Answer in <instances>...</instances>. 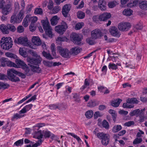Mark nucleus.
I'll use <instances>...</instances> for the list:
<instances>
[{"instance_id":"f3484780","label":"nucleus","mask_w":147,"mask_h":147,"mask_svg":"<svg viewBox=\"0 0 147 147\" xmlns=\"http://www.w3.org/2000/svg\"><path fill=\"white\" fill-rule=\"evenodd\" d=\"M98 6L102 11L107 9L106 3L104 0H99L98 2Z\"/></svg>"},{"instance_id":"a18cd8bd","label":"nucleus","mask_w":147,"mask_h":147,"mask_svg":"<svg viewBox=\"0 0 147 147\" xmlns=\"http://www.w3.org/2000/svg\"><path fill=\"white\" fill-rule=\"evenodd\" d=\"M43 13L42 9L41 8H36L34 11V13L35 14L41 15Z\"/></svg>"},{"instance_id":"20e7f679","label":"nucleus","mask_w":147,"mask_h":147,"mask_svg":"<svg viewBox=\"0 0 147 147\" xmlns=\"http://www.w3.org/2000/svg\"><path fill=\"white\" fill-rule=\"evenodd\" d=\"M16 70L12 68L7 70V78L9 80L13 82H17L20 81L19 78L16 76Z\"/></svg>"},{"instance_id":"774afa93","label":"nucleus","mask_w":147,"mask_h":147,"mask_svg":"<svg viewBox=\"0 0 147 147\" xmlns=\"http://www.w3.org/2000/svg\"><path fill=\"white\" fill-rule=\"evenodd\" d=\"M102 115L99 111H96L95 112L94 115V118L95 119H96L98 117L102 116Z\"/></svg>"},{"instance_id":"864d4df0","label":"nucleus","mask_w":147,"mask_h":147,"mask_svg":"<svg viewBox=\"0 0 147 147\" xmlns=\"http://www.w3.org/2000/svg\"><path fill=\"white\" fill-rule=\"evenodd\" d=\"M60 9L61 8L58 6L55 7L52 9V11L53 12V14H55L57 13Z\"/></svg>"},{"instance_id":"c9c22d12","label":"nucleus","mask_w":147,"mask_h":147,"mask_svg":"<svg viewBox=\"0 0 147 147\" xmlns=\"http://www.w3.org/2000/svg\"><path fill=\"white\" fill-rule=\"evenodd\" d=\"M24 116V115H20L19 114L16 113V114H14L13 115V117H12L11 119V120L12 121H14L15 119H20Z\"/></svg>"},{"instance_id":"9b49d317","label":"nucleus","mask_w":147,"mask_h":147,"mask_svg":"<svg viewBox=\"0 0 147 147\" xmlns=\"http://www.w3.org/2000/svg\"><path fill=\"white\" fill-rule=\"evenodd\" d=\"M14 42L16 43L21 44L24 46H27L29 45L28 38L26 37H20L17 39H16Z\"/></svg>"},{"instance_id":"f704fd0d","label":"nucleus","mask_w":147,"mask_h":147,"mask_svg":"<svg viewBox=\"0 0 147 147\" xmlns=\"http://www.w3.org/2000/svg\"><path fill=\"white\" fill-rule=\"evenodd\" d=\"M94 38L91 37L88 38L86 39V41L87 43L90 45H94L95 43V41Z\"/></svg>"},{"instance_id":"ea45409f","label":"nucleus","mask_w":147,"mask_h":147,"mask_svg":"<svg viewBox=\"0 0 147 147\" xmlns=\"http://www.w3.org/2000/svg\"><path fill=\"white\" fill-rule=\"evenodd\" d=\"M108 67L110 69L116 70L117 69L118 67L117 65L113 63H110L108 65Z\"/></svg>"},{"instance_id":"a878e982","label":"nucleus","mask_w":147,"mask_h":147,"mask_svg":"<svg viewBox=\"0 0 147 147\" xmlns=\"http://www.w3.org/2000/svg\"><path fill=\"white\" fill-rule=\"evenodd\" d=\"M122 129V126L120 125H116L114 126L112 129V131L113 133L118 132Z\"/></svg>"},{"instance_id":"e433bc0d","label":"nucleus","mask_w":147,"mask_h":147,"mask_svg":"<svg viewBox=\"0 0 147 147\" xmlns=\"http://www.w3.org/2000/svg\"><path fill=\"white\" fill-rule=\"evenodd\" d=\"M67 134L68 135H70L74 138H76L79 143H80L81 142H82L81 140L80 137L77 135H75L74 133H67Z\"/></svg>"},{"instance_id":"ddd939ff","label":"nucleus","mask_w":147,"mask_h":147,"mask_svg":"<svg viewBox=\"0 0 147 147\" xmlns=\"http://www.w3.org/2000/svg\"><path fill=\"white\" fill-rule=\"evenodd\" d=\"M109 32L113 36L117 37H119L121 35L120 32L118 30L117 28L115 26L112 27L110 29Z\"/></svg>"},{"instance_id":"69168bd1","label":"nucleus","mask_w":147,"mask_h":147,"mask_svg":"<svg viewBox=\"0 0 147 147\" xmlns=\"http://www.w3.org/2000/svg\"><path fill=\"white\" fill-rule=\"evenodd\" d=\"M30 20L31 21V23L33 24H35V23L37 20V18L36 16H33L31 17L30 19Z\"/></svg>"},{"instance_id":"6ab92c4d","label":"nucleus","mask_w":147,"mask_h":147,"mask_svg":"<svg viewBox=\"0 0 147 147\" xmlns=\"http://www.w3.org/2000/svg\"><path fill=\"white\" fill-rule=\"evenodd\" d=\"M32 42L34 45L38 46L41 44V41L38 36H33L32 39Z\"/></svg>"},{"instance_id":"7ed1b4c3","label":"nucleus","mask_w":147,"mask_h":147,"mask_svg":"<svg viewBox=\"0 0 147 147\" xmlns=\"http://www.w3.org/2000/svg\"><path fill=\"white\" fill-rule=\"evenodd\" d=\"M24 14L22 9L20 11L17 16H16L15 13H13L11 17L10 22L12 24L20 23L24 18Z\"/></svg>"},{"instance_id":"a211bd4d","label":"nucleus","mask_w":147,"mask_h":147,"mask_svg":"<svg viewBox=\"0 0 147 147\" xmlns=\"http://www.w3.org/2000/svg\"><path fill=\"white\" fill-rule=\"evenodd\" d=\"M42 132L43 136L45 138L50 137L51 139H53L55 138V135L49 131L43 130Z\"/></svg>"},{"instance_id":"052dcab7","label":"nucleus","mask_w":147,"mask_h":147,"mask_svg":"<svg viewBox=\"0 0 147 147\" xmlns=\"http://www.w3.org/2000/svg\"><path fill=\"white\" fill-rule=\"evenodd\" d=\"M142 141V139L141 138H136L134 140L133 143L134 144H137L140 143Z\"/></svg>"},{"instance_id":"72a5a7b5","label":"nucleus","mask_w":147,"mask_h":147,"mask_svg":"<svg viewBox=\"0 0 147 147\" xmlns=\"http://www.w3.org/2000/svg\"><path fill=\"white\" fill-rule=\"evenodd\" d=\"M140 112V110L139 109H138L132 111L129 113V115L131 116H138Z\"/></svg>"},{"instance_id":"2f4dec72","label":"nucleus","mask_w":147,"mask_h":147,"mask_svg":"<svg viewBox=\"0 0 147 147\" xmlns=\"http://www.w3.org/2000/svg\"><path fill=\"white\" fill-rule=\"evenodd\" d=\"M31 67V69L33 72L37 73L40 72L41 69L38 66H32Z\"/></svg>"},{"instance_id":"bf43d9fd","label":"nucleus","mask_w":147,"mask_h":147,"mask_svg":"<svg viewBox=\"0 0 147 147\" xmlns=\"http://www.w3.org/2000/svg\"><path fill=\"white\" fill-rule=\"evenodd\" d=\"M73 98L74 99L75 101L79 102L80 100V97L79 95L76 93H75L73 94Z\"/></svg>"},{"instance_id":"423d86ee","label":"nucleus","mask_w":147,"mask_h":147,"mask_svg":"<svg viewBox=\"0 0 147 147\" xmlns=\"http://www.w3.org/2000/svg\"><path fill=\"white\" fill-rule=\"evenodd\" d=\"M68 26L66 22L62 21L61 24L56 26L55 27V30L58 33L60 34H63L66 30L67 29Z\"/></svg>"},{"instance_id":"b1692460","label":"nucleus","mask_w":147,"mask_h":147,"mask_svg":"<svg viewBox=\"0 0 147 147\" xmlns=\"http://www.w3.org/2000/svg\"><path fill=\"white\" fill-rule=\"evenodd\" d=\"M138 0H134L130 1L129 3L128 4V6L130 7H132L136 6L138 3Z\"/></svg>"},{"instance_id":"3c124183","label":"nucleus","mask_w":147,"mask_h":147,"mask_svg":"<svg viewBox=\"0 0 147 147\" xmlns=\"http://www.w3.org/2000/svg\"><path fill=\"white\" fill-rule=\"evenodd\" d=\"M30 18L27 16L24 18L22 23L23 25L25 27H27L28 25V20H29Z\"/></svg>"},{"instance_id":"680f3d73","label":"nucleus","mask_w":147,"mask_h":147,"mask_svg":"<svg viewBox=\"0 0 147 147\" xmlns=\"http://www.w3.org/2000/svg\"><path fill=\"white\" fill-rule=\"evenodd\" d=\"M15 72V73L16 74V75L21 77L22 78L24 79L26 77V75L21 72H19L16 70V71Z\"/></svg>"},{"instance_id":"49530a36","label":"nucleus","mask_w":147,"mask_h":147,"mask_svg":"<svg viewBox=\"0 0 147 147\" xmlns=\"http://www.w3.org/2000/svg\"><path fill=\"white\" fill-rule=\"evenodd\" d=\"M7 61V59L4 57H2L0 59V62L2 66L4 67L6 65Z\"/></svg>"},{"instance_id":"2eb2a0df","label":"nucleus","mask_w":147,"mask_h":147,"mask_svg":"<svg viewBox=\"0 0 147 147\" xmlns=\"http://www.w3.org/2000/svg\"><path fill=\"white\" fill-rule=\"evenodd\" d=\"M70 9L71 6L69 5L66 4L63 6L62 8V13L65 17H67Z\"/></svg>"},{"instance_id":"f03ea898","label":"nucleus","mask_w":147,"mask_h":147,"mask_svg":"<svg viewBox=\"0 0 147 147\" xmlns=\"http://www.w3.org/2000/svg\"><path fill=\"white\" fill-rule=\"evenodd\" d=\"M97 138L101 140L102 144L105 146H107L109 144L110 136L107 134L103 132H99L97 134Z\"/></svg>"},{"instance_id":"0eeeda50","label":"nucleus","mask_w":147,"mask_h":147,"mask_svg":"<svg viewBox=\"0 0 147 147\" xmlns=\"http://www.w3.org/2000/svg\"><path fill=\"white\" fill-rule=\"evenodd\" d=\"M57 50L59 52L60 55L65 58H70V55L71 54L70 52L66 48H63L58 46L57 47Z\"/></svg>"},{"instance_id":"c756f323","label":"nucleus","mask_w":147,"mask_h":147,"mask_svg":"<svg viewBox=\"0 0 147 147\" xmlns=\"http://www.w3.org/2000/svg\"><path fill=\"white\" fill-rule=\"evenodd\" d=\"M133 11L130 9L128 8L127 9H125L123 12V15L127 16H130L132 13Z\"/></svg>"},{"instance_id":"cd10ccee","label":"nucleus","mask_w":147,"mask_h":147,"mask_svg":"<svg viewBox=\"0 0 147 147\" xmlns=\"http://www.w3.org/2000/svg\"><path fill=\"white\" fill-rule=\"evenodd\" d=\"M42 54L44 57L48 59L51 60L54 59L49 53H47L44 51L42 52Z\"/></svg>"},{"instance_id":"1a4fd4ad","label":"nucleus","mask_w":147,"mask_h":147,"mask_svg":"<svg viewBox=\"0 0 147 147\" xmlns=\"http://www.w3.org/2000/svg\"><path fill=\"white\" fill-rule=\"evenodd\" d=\"M70 38L74 43L78 45L80 44L82 39V37L76 33H72L70 35Z\"/></svg>"},{"instance_id":"412c9836","label":"nucleus","mask_w":147,"mask_h":147,"mask_svg":"<svg viewBox=\"0 0 147 147\" xmlns=\"http://www.w3.org/2000/svg\"><path fill=\"white\" fill-rule=\"evenodd\" d=\"M140 7L144 10H147V1H142L139 3Z\"/></svg>"},{"instance_id":"79ce46f5","label":"nucleus","mask_w":147,"mask_h":147,"mask_svg":"<svg viewBox=\"0 0 147 147\" xmlns=\"http://www.w3.org/2000/svg\"><path fill=\"white\" fill-rule=\"evenodd\" d=\"M96 105V102L94 100H91L88 103L87 106L90 107H93Z\"/></svg>"},{"instance_id":"37998d69","label":"nucleus","mask_w":147,"mask_h":147,"mask_svg":"<svg viewBox=\"0 0 147 147\" xmlns=\"http://www.w3.org/2000/svg\"><path fill=\"white\" fill-rule=\"evenodd\" d=\"M19 52L20 55L24 57H26L27 55L26 51L24 50L23 49L20 48L19 50Z\"/></svg>"},{"instance_id":"7c9ffc66","label":"nucleus","mask_w":147,"mask_h":147,"mask_svg":"<svg viewBox=\"0 0 147 147\" xmlns=\"http://www.w3.org/2000/svg\"><path fill=\"white\" fill-rule=\"evenodd\" d=\"M93 114V112L92 111L88 110L86 112L85 115L87 118L89 119L92 117Z\"/></svg>"},{"instance_id":"9d476101","label":"nucleus","mask_w":147,"mask_h":147,"mask_svg":"<svg viewBox=\"0 0 147 147\" xmlns=\"http://www.w3.org/2000/svg\"><path fill=\"white\" fill-rule=\"evenodd\" d=\"M102 36V33L98 29H95L91 32V37L94 39H100Z\"/></svg>"},{"instance_id":"393cba45","label":"nucleus","mask_w":147,"mask_h":147,"mask_svg":"<svg viewBox=\"0 0 147 147\" xmlns=\"http://www.w3.org/2000/svg\"><path fill=\"white\" fill-rule=\"evenodd\" d=\"M122 101V100L121 99L118 98L117 101H112L111 103V105L114 107H117L119 106L120 103Z\"/></svg>"},{"instance_id":"4c0bfd02","label":"nucleus","mask_w":147,"mask_h":147,"mask_svg":"<svg viewBox=\"0 0 147 147\" xmlns=\"http://www.w3.org/2000/svg\"><path fill=\"white\" fill-rule=\"evenodd\" d=\"M67 134L68 135H70L74 138H76L79 143H80L81 142H82L81 140L80 137L77 135H75L74 133H67Z\"/></svg>"},{"instance_id":"09e8293b","label":"nucleus","mask_w":147,"mask_h":147,"mask_svg":"<svg viewBox=\"0 0 147 147\" xmlns=\"http://www.w3.org/2000/svg\"><path fill=\"white\" fill-rule=\"evenodd\" d=\"M84 26V23L83 22L78 23L76 24L75 29L76 30H80Z\"/></svg>"},{"instance_id":"4be33fe9","label":"nucleus","mask_w":147,"mask_h":147,"mask_svg":"<svg viewBox=\"0 0 147 147\" xmlns=\"http://www.w3.org/2000/svg\"><path fill=\"white\" fill-rule=\"evenodd\" d=\"M126 102L129 104H137L139 101L136 98H128L126 100Z\"/></svg>"},{"instance_id":"338daca9","label":"nucleus","mask_w":147,"mask_h":147,"mask_svg":"<svg viewBox=\"0 0 147 147\" xmlns=\"http://www.w3.org/2000/svg\"><path fill=\"white\" fill-rule=\"evenodd\" d=\"M29 52L30 54L36 58L40 57V56L38 55L36 53L34 52L33 50H29Z\"/></svg>"},{"instance_id":"c03bdc74","label":"nucleus","mask_w":147,"mask_h":147,"mask_svg":"<svg viewBox=\"0 0 147 147\" xmlns=\"http://www.w3.org/2000/svg\"><path fill=\"white\" fill-rule=\"evenodd\" d=\"M43 64L49 67L53 66V62L51 61H47L44 60L43 61Z\"/></svg>"},{"instance_id":"5701e85b","label":"nucleus","mask_w":147,"mask_h":147,"mask_svg":"<svg viewBox=\"0 0 147 147\" xmlns=\"http://www.w3.org/2000/svg\"><path fill=\"white\" fill-rule=\"evenodd\" d=\"M0 29L3 34H5L9 33L7 28V25L6 26L4 24L1 25L0 26Z\"/></svg>"},{"instance_id":"f8f14e48","label":"nucleus","mask_w":147,"mask_h":147,"mask_svg":"<svg viewBox=\"0 0 147 147\" xmlns=\"http://www.w3.org/2000/svg\"><path fill=\"white\" fill-rule=\"evenodd\" d=\"M12 10L11 5V4H7L2 8L1 12L4 15L8 14Z\"/></svg>"},{"instance_id":"a19ab883","label":"nucleus","mask_w":147,"mask_h":147,"mask_svg":"<svg viewBox=\"0 0 147 147\" xmlns=\"http://www.w3.org/2000/svg\"><path fill=\"white\" fill-rule=\"evenodd\" d=\"M6 65L9 67H18V65L13 62L9 61H7L6 62Z\"/></svg>"},{"instance_id":"dca6fc26","label":"nucleus","mask_w":147,"mask_h":147,"mask_svg":"<svg viewBox=\"0 0 147 147\" xmlns=\"http://www.w3.org/2000/svg\"><path fill=\"white\" fill-rule=\"evenodd\" d=\"M111 16L110 13L105 12L101 14L98 17V19L100 21H105L110 18Z\"/></svg>"},{"instance_id":"5fc2aeb1","label":"nucleus","mask_w":147,"mask_h":147,"mask_svg":"<svg viewBox=\"0 0 147 147\" xmlns=\"http://www.w3.org/2000/svg\"><path fill=\"white\" fill-rule=\"evenodd\" d=\"M139 117V121L140 122H143L145 118L144 115V113H140Z\"/></svg>"},{"instance_id":"e2e57ef3","label":"nucleus","mask_w":147,"mask_h":147,"mask_svg":"<svg viewBox=\"0 0 147 147\" xmlns=\"http://www.w3.org/2000/svg\"><path fill=\"white\" fill-rule=\"evenodd\" d=\"M102 125L106 129H108L109 127V123L105 120H104L102 121Z\"/></svg>"},{"instance_id":"4468645a","label":"nucleus","mask_w":147,"mask_h":147,"mask_svg":"<svg viewBox=\"0 0 147 147\" xmlns=\"http://www.w3.org/2000/svg\"><path fill=\"white\" fill-rule=\"evenodd\" d=\"M35 59L33 58H28L27 60L29 63L35 65H38L40 63L41 61V58L40 57Z\"/></svg>"},{"instance_id":"0e129e2a","label":"nucleus","mask_w":147,"mask_h":147,"mask_svg":"<svg viewBox=\"0 0 147 147\" xmlns=\"http://www.w3.org/2000/svg\"><path fill=\"white\" fill-rule=\"evenodd\" d=\"M36 29V26L35 24H31L29 26L30 30L31 31L33 32Z\"/></svg>"},{"instance_id":"6e6d98bb","label":"nucleus","mask_w":147,"mask_h":147,"mask_svg":"<svg viewBox=\"0 0 147 147\" xmlns=\"http://www.w3.org/2000/svg\"><path fill=\"white\" fill-rule=\"evenodd\" d=\"M117 3L116 1H113L109 2L108 6L110 8H113L115 6L117 5Z\"/></svg>"},{"instance_id":"aec40b11","label":"nucleus","mask_w":147,"mask_h":147,"mask_svg":"<svg viewBox=\"0 0 147 147\" xmlns=\"http://www.w3.org/2000/svg\"><path fill=\"white\" fill-rule=\"evenodd\" d=\"M82 51V49L78 47H76L72 48L71 49L72 54L77 55Z\"/></svg>"},{"instance_id":"c85d7f7f","label":"nucleus","mask_w":147,"mask_h":147,"mask_svg":"<svg viewBox=\"0 0 147 147\" xmlns=\"http://www.w3.org/2000/svg\"><path fill=\"white\" fill-rule=\"evenodd\" d=\"M10 86L7 83H5L3 82H0V89L4 90L8 88Z\"/></svg>"},{"instance_id":"603ef678","label":"nucleus","mask_w":147,"mask_h":147,"mask_svg":"<svg viewBox=\"0 0 147 147\" xmlns=\"http://www.w3.org/2000/svg\"><path fill=\"white\" fill-rule=\"evenodd\" d=\"M23 140L20 139L16 142L14 144V145L16 146H21L23 144Z\"/></svg>"},{"instance_id":"13d9d810","label":"nucleus","mask_w":147,"mask_h":147,"mask_svg":"<svg viewBox=\"0 0 147 147\" xmlns=\"http://www.w3.org/2000/svg\"><path fill=\"white\" fill-rule=\"evenodd\" d=\"M43 136L42 131L41 130L38 131L36 134L37 138L38 139H41L42 138Z\"/></svg>"},{"instance_id":"de8ad7c7","label":"nucleus","mask_w":147,"mask_h":147,"mask_svg":"<svg viewBox=\"0 0 147 147\" xmlns=\"http://www.w3.org/2000/svg\"><path fill=\"white\" fill-rule=\"evenodd\" d=\"M85 16L84 13L82 11H78L77 13V17L79 19H82Z\"/></svg>"},{"instance_id":"6e6552de","label":"nucleus","mask_w":147,"mask_h":147,"mask_svg":"<svg viewBox=\"0 0 147 147\" xmlns=\"http://www.w3.org/2000/svg\"><path fill=\"white\" fill-rule=\"evenodd\" d=\"M131 26V25L129 22H123L119 24L118 28L121 31H127L130 29Z\"/></svg>"},{"instance_id":"473e14b6","label":"nucleus","mask_w":147,"mask_h":147,"mask_svg":"<svg viewBox=\"0 0 147 147\" xmlns=\"http://www.w3.org/2000/svg\"><path fill=\"white\" fill-rule=\"evenodd\" d=\"M7 30L9 32V31L12 32H14L16 30L15 27L13 25L11 24H7Z\"/></svg>"},{"instance_id":"f257e3e1","label":"nucleus","mask_w":147,"mask_h":147,"mask_svg":"<svg viewBox=\"0 0 147 147\" xmlns=\"http://www.w3.org/2000/svg\"><path fill=\"white\" fill-rule=\"evenodd\" d=\"M13 41L10 37H3L0 41L1 46V48L4 50L9 49L13 45Z\"/></svg>"},{"instance_id":"58836bf2","label":"nucleus","mask_w":147,"mask_h":147,"mask_svg":"<svg viewBox=\"0 0 147 147\" xmlns=\"http://www.w3.org/2000/svg\"><path fill=\"white\" fill-rule=\"evenodd\" d=\"M16 63L18 65L22 67L25 64L24 61L20 59H16L15 60Z\"/></svg>"},{"instance_id":"4d7b16f0","label":"nucleus","mask_w":147,"mask_h":147,"mask_svg":"<svg viewBox=\"0 0 147 147\" xmlns=\"http://www.w3.org/2000/svg\"><path fill=\"white\" fill-rule=\"evenodd\" d=\"M22 68L25 72L26 74H28L30 71L29 68L26 64L22 67Z\"/></svg>"},{"instance_id":"8fccbe9b","label":"nucleus","mask_w":147,"mask_h":147,"mask_svg":"<svg viewBox=\"0 0 147 147\" xmlns=\"http://www.w3.org/2000/svg\"><path fill=\"white\" fill-rule=\"evenodd\" d=\"M5 55L7 57L14 59H15L17 57L16 55L15 54L9 52L6 53Z\"/></svg>"},{"instance_id":"39448f33","label":"nucleus","mask_w":147,"mask_h":147,"mask_svg":"<svg viewBox=\"0 0 147 147\" xmlns=\"http://www.w3.org/2000/svg\"><path fill=\"white\" fill-rule=\"evenodd\" d=\"M42 25L45 32L50 37L52 36V28L48 20H42L41 21Z\"/></svg>"},{"instance_id":"bb28decb","label":"nucleus","mask_w":147,"mask_h":147,"mask_svg":"<svg viewBox=\"0 0 147 147\" xmlns=\"http://www.w3.org/2000/svg\"><path fill=\"white\" fill-rule=\"evenodd\" d=\"M59 20L57 16H54L51 20V24L52 25L54 26L57 24V21Z\"/></svg>"}]
</instances>
